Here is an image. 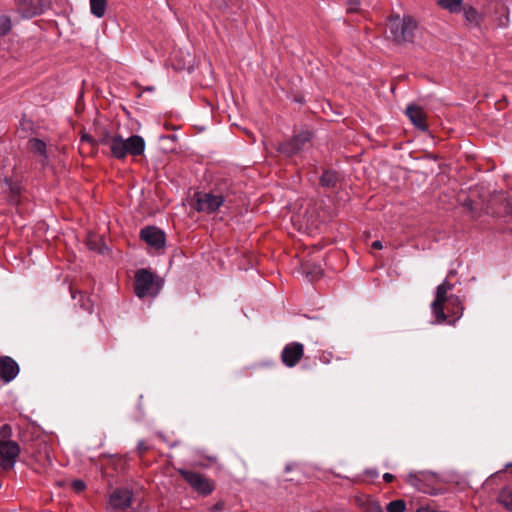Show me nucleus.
<instances>
[{
  "mask_svg": "<svg viewBox=\"0 0 512 512\" xmlns=\"http://www.w3.org/2000/svg\"><path fill=\"white\" fill-rule=\"evenodd\" d=\"M454 285L448 280L443 281L436 288L435 299L431 303V310L438 324L447 323L455 325L462 317L464 306L461 299L456 295H448Z\"/></svg>",
  "mask_w": 512,
  "mask_h": 512,
  "instance_id": "1",
  "label": "nucleus"
},
{
  "mask_svg": "<svg viewBox=\"0 0 512 512\" xmlns=\"http://www.w3.org/2000/svg\"><path fill=\"white\" fill-rule=\"evenodd\" d=\"M101 144L110 148V153L117 159H124L128 154L140 156L145 150V141L139 135H132L127 140L121 136L111 135L107 130L98 134L96 145Z\"/></svg>",
  "mask_w": 512,
  "mask_h": 512,
  "instance_id": "2",
  "label": "nucleus"
},
{
  "mask_svg": "<svg viewBox=\"0 0 512 512\" xmlns=\"http://www.w3.org/2000/svg\"><path fill=\"white\" fill-rule=\"evenodd\" d=\"M416 22L411 17L392 15L387 19L385 37L397 44L413 42Z\"/></svg>",
  "mask_w": 512,
  "mask_h": 512,
  "instance_id": "3",
  "label": "nucleus"
},
{
  "mask_svg": "<svg viewBox=\"0 0 512 512\" xmlns=\"http://www.w3.org/2000/svg\"><path fill=\"white\" fill-rule=\"evenodd\" d=\"M177 472L202 497L209 496L215 490V482L200 472L184 468L177 469Z\"/></svg>",
  "mask_w": 512,
  "mask_h": 512,
  "instance_id": "4",
  "label": "nucleus"
},
{
  "mask_svg": "<svg viewBox=\"0 0 512 512\" xmlns=\"http://www.w3.org/2000/svg\"><path fill=\"white\" fill-rule=\"evenodd\" d=\"M161 289L160 279L147 270L140 269L135 274L134 290L139 298L155 296Z\"/></svg>",
  "mask_w": 512,
  "mask_h": 512,
  "instance_id": "5",
  "label": "nucleus"
},
{
  "mask_svg": "<svg viewBox=\"0 0 512 512\" xmlns=\"http://www.w3.org/2000/svg\"><path fill=\"white\" fill-rule=\"evenodd\" d=\"M213 190L226 207L235 204L239 199L240 187L230 179L219 180Z\"/></svg>",
  "mask_w": 512,
  "mask_h": 512,
  "instance_id": "6",
  "label": "nucleus"
},
{
  "mask_svg": "<svg viewBox=\"0 0 512 512\" xmlns=\"http://www.w3.org/2000/svg\"><path fill=\"white\" fill-rule=\"evenodd\" d=\"M20 453V447L15 441H0V469L11 470Z\"/></svg>",
  "mask_w": 512,
  "mask_h": 512,
  "instance_id": "7",
  "label": "nucleus"
},
{
  "mask_svg": "<svg viewBox=\"0 0 512 512\" xmlns=\"http://www.w3.org/2000/svg\"><path fill=\"white\" fill-rule=\"evenodd\" d=\"M221 206H224L218 197V195L215 193V191L212 189L210 192H204V193H198L196 198V203L194 205V208L198 212H204L207 214H211L216 212Z\"/></svg>",
  "mask_w": 512,
  "mask_h": 512,
  "instance_id": "8",
  "label": "nucleus"
},
{
  "mask_svg": "<svg viewBox=\"0 0 512 512\" xmlns=\"http://www.w3.org/2000/svg\"><path fill=\"white\" fill-rule=\"evenodd\" d=\"M140 238L155 250H161L165 247L166 235L161 229L155 226L142 228Z\"/></svg>",
  "mask_w": 512,
  "mask_h": 512,
  "instance_id": "9",
  "label": "nucleus"
},
{
  "mask_svg": "<svg viewBox=\"0 0 512 512\" xmlns=\"http://www.w3.org/2000/svg\"><path fill=\"white\" fill-rule=\"evenodd\" d=\"M304 355V346L299 342H291L284 346L281 360L286 367H295Z\"/></svg>",
  "mask_w": 512,
  "mask_h": 512,
  "instance_id": "10",
  "label": "nucleus"
},
{
  "mask_svg": "<svg viewBox=\"0 0 512 512\" xmlns=\"http://www.w3.org/2000/svg\"><path fill=\"white\" fill-rule=\"evenodd\" d=\"M133 493L128 488H117L109 497V503L114 509L125 510L132 503Z\"/></svg>",
  "mask_w": 512,
  "mask_h": 512,
  "instance_id": "11",
  "label": "nucleus"
},
{
  "mask_svg": "<svg viewBox=\"0 0 512 512\" xmlns=\"http://www.w3.org/2000/svg\"><path fill=\"white\" fill-rule=\"evenodd\" d=\"M28 150L38 157V163L41 169L49 165V155L46 143L39 138H31L27 143Z\"/></svg>",
  "mask_w": 512,
  "mask_h": 512,
  "instance_id": "12",
  "label": "nucleus"
},
{
  "mask_svg": "<svg viewBox=\"0 0 512 512\" xmlns=\"http://www.w3.org/2000/svg\"><path fill=\"white\" fill-rule=\"evenodd\" d=\"M19 373V365L9 356L0 357V378L8 383L12 381Z\"/></svg>",
  "mask_w": 512,
  "mask_h": 512,
  "instance_id": "13",
  "label": "nucleus"
},
{
  "mask_svg": "<svg viewBox=\"0 0 512 512\" xmlns=\"http://www.w3.org/2000/svg\"><path fill=\"white\" fill-rule=\"evenodd\" d=\"M17 11L25 18H31L42 12V0H15Z\"/></svg>",
  "mask_w": 512,
  "mask_h": 512,
  "instance_id": "14",
  "label": "nucleus"
},
{
  "mask_svg": "<svg viewBox=\"0 0 512 512\" xmlns=\"http://www.w3.org/2000/svg\"><path fill=\"white\" fill-rule=\"evenodd\" d=\"M461 11L463 12L467 26L477 28L479 31L483 30L485 21V15L483 13H480L477 9L470 5L463 6Z\"/></svg>",
  "mask_w": 512,
  "mask_h": 512,
  "instance_id": "15",
  "label": "nucleus"
},
{
  "mask_svg": "<svg viewBox=\"0 0 512 512\" xmlns=\"http://www.w3.org/2000/svg\"><path fill=\"white\" fill-rule=\"evenodd\" d=\"M406 115L416 128L423 132L428 130L426 114L420 106L414 104L408 105Z\"/></svg>",
  "mask_w": 512,
  "mask_h": 512,
  "instance_id": "16",
  "label": "nucleus"
},
{
  "mask_svg": "<svg viewBox=\"0 0 512 512\" xmlns=\"http://www.w3.org/2000/svg\"><path fill=\"white\" fill-rule=\"evenodd\" d=\"M341 181V175L332 169L323 170L320 178L319 184L324 189L335 190L338 187V184Z\"/></svg>",
  "mask_w": 512,
  "mask_h": 512,
  "instance_id": "17",
  "label": "nucleus"
},
{
  "mask_svg": "<svg viewBox=\"0 0 512 512\" xmlns=\"http://www.w3.org/2000/svg\"><path fill=\"white\" fill-rule=\"evenodd\" d=\"M5 190L8 193V201L11 204H18L20 196V186L12 178L4 179Z\"/></svg>",
  "mask_w": 512,
  "mask_h": 512,
  "instance_id": "18",
  "label": "nucleus"
},
{
  "mask_svg": "<svg viewBox=\"0 0 512 512\" xmlns=\"http://www.w3.org/2000/svg\"><path fill=\"white\" fill-rule=\"evenodd\" d=\"M277 150L286 157H292L299 153L293 138L288 141L279 143Z\"/></svg>",
  "mask_w": 512,
  "mask_h": 512,
  "instance_id": "19",
  "label": "nucleus"
},
{
  "mask_svg": "<svg viewBox=\"0 0 512 512\" xmlns=\"http://www.w3.org/2000/svg\"><path fill=\"white\" fill-rule=\"evenodd\" d=\"M464 0H438V5L448 10L450 13H459L462 10V4Z\"/></svg>",
  "mask_w": 512,
  "mask_h": 512,
  "instance_id": "20",
  "label": "nucleus"
},
{
  "mask_svg": "<svg viewBox=\"0 0 512 512\" xmlns=\"http://www.w3.org/2000/svg\"><path fill=\"white\" fill-rule=\"evenodd\" d=\"M303 271L310 281H314L323 275L322 268L317 264L306 263L303 265Z\"/></svg>",
  "mask_w": 512,
  "mask_h": 512,
  "instance_id": "21",
  "label": "nucleus"
},
{
  "mask_svg": "<svg viewBox=\"0 0 512 512\" xmlns=\"http://www.w3.org/2000/svg\"><path fill=\"white\" fill-rule=\"evenodd\" d=\"M312 133L310 131H302L293 137L298 152L302 151L305 146L310 143Z\"/></svg>",
  "mask_w": 512,
  "mask_h": 512,
  "instance_id": "22",
  "label": "nucleus"
},
{
  "mask_svg": "<svg viewBox=\"0 0 512 512\" xmlns=\"http://www.w3.org/2000/svg\"><path fill=\"white\" fill-rule=\"evenodd\" d=\"M106 5L107 0H90L91 13L97 18L103 17L105 14Z\"/></svg>",
  "mask_w": 512,
  "mask_h": 512,
  "instance_id": "23",
  "label": "nucleus"
},
{
  "mask_svg": "<svg viewBox=\"0 0 512 512\" xmlns=\"http://www.w3.org/2000/svg\"><path fill=\"white\" fill-rule=\"evenodd\" d=\"M498 501L506 509L512 510V490H508V489L501 490L498 495Z\"/></svg>",
  "mask_w": 512,
  "mask_h": 512,
  "instance_id": "24",
  "label": "nucleus"
},
{
  "mask_svg": "<svg viewBox=\"0 0 512 512\" xmlns=\"http://www.w3.org/2000/svg\"><path fill=\"white\" fill-rule=\"evenodd\" d=\"M12 29V20L10 16L0 14V37L7 35Z\"/></svg>",
  "mask_w": 512,
  "mask_h": 512,
  "instance_id": "25",
  "label": "nucleus"
},
{
  "mask_svg": "<svg viewBox=\"0 0 512 512\" xmlns=\"http://www.w3.org/2000/svg\"><path fill=\"white\" fill-rule=\"evenodd\" d=\"M362 510L363 512H383V509L380 506L379 502L371 499L365 501L362 504Z\"/></svg>",
  "mask_w": 512,
  "mask_h": 512,
  "instance_id": "26",
  "label": "nucleus"
},
{
  "mask_svg": "<svg viewBox=\"0 0 512 512\" xmlns=\"http://www.w3.org/2000/svg\"><path fill=\"white\" fill-rule=\"evenodd\" d=\"M406 503L404 500H394L388 503L386 506L387 512H404Z\"/></svg>",
  "mask_w": 512,
  "mask_h": 512,
  "instance_id": "27",
  "label": "nucleus"
},
{
  "mask_svg": "<svg viewBox=\"0 0 512 512\" xmlns=\"http://www.w3.org/2000/svg\"><path fill=\"white\" fill-rule=\"evenodd\" d=\"M223 10L236 13L237 10H243V3H234L233 0H223Z\"/></svg>",
  "mask_w": 512,
  "mask_h": 512,
  "instance_id": "28",
  "label": "nucleus"
},
{
  "mask_svg": "<svg viewBox=\"0 0 512 512\" xmlns=\"http://www.w3.org/2000/svg\"><path fill=\"white\" fill-rule=\"evenodd\" d=\"M79 294H80V300H79L80 307L87 312H92L93 304H92L90 297L83 295L81 292H79Z\"/></svg>",
  "mask_w": 512,
  "mask_h": 512,
  "instance_id": "29",
  "label": "nucleus"
},
{
  "mask_svg": "<svg viewBox=\"0 0 512 512\" xmlns=\"http://www.w3.org/2000/svg\"><path fill=\"white\" fill-rule=\"evenodd\" d=\"M12 428L9 424H4L0 427V441H12Z\"/></svg>",
  "mask_w": 512,
  "mask_h": 512,
  "instance_id": "30",
  "label": "nucleus"
},
{
  "mask_svg": "<svg viewBox=\"0 0 512 512\" xmlns=\"http://www.w3.org/2000/svg\"><path fill=\"white\" fill-rule=\"evenodd\" d=\"M503 13L502 15L498 18V26L500 27H506L509 23V15H508V10L506 7H501Z\"/></svg>",
  "mask_w": 512,
  "mask_h": 512,
  "instance_id": "31",
  "label": "nucleus"
},
{
  "mask_svg": "<svg viewBox=\"0 0 512 512\" xmlns=\"http://www.w3.org/2000/svg\"><path fill=\"white\" fill-rule=\"evenodd\" d=\"M71 487L75 492L80 493L85 490L86 484L82 480H74L71 483Z\"/></svg>",
  "mask_w": 512,
  "mask_h": 512,
  "instance_id": "32",
  "label": "nucleus"
},
{
  "mask_svg": "<svg viewBox=\"0 0 512 512\" xmlns=\"http://www.w3.org/2000/svg\"><path fill=\"white\" fill-rule=\"evenodd\" d=\"M149 450V446L145 443L144 440H140L137 443V452L140 457H142Z\"/></svg>",
  "mask_w": 512,
  "mask_h": 512,
  "instance_id": "33",
  "label": "nucleus"
},
{
  "mask_svg": "<svg viewBox=\"0 0 512 512\" xmlns=\"http://www.w3.org/2000/svg\"><path fill=\"white\" fill-rule=\"evenodd\" d=\"M360 5V0H349L347 12L352 13L358 11V6Z\"/></svg>",
  "mask_w": 512,
  "mask_h": 512,
  "instance_id": "34",
  "label": "nucleus"
},
{
  "mask_svg": "<svg viewBox=\"0 0 512 512\" xmlns=\"http://www.w3.org/2000/svg\"><path fill=\"white\" fill-rule=\"evenodd\" d=\"M81 141L82 142H87V143L91 144L93 147L96 146V139L93 138L92 136L88 135V134H84L81 137Z\"/></svg>",
  "mask_w": 512,
  "mask_h": 512,
  "instance_id": "35",
  "label": "nucleus"
},
{
  "mask_svg": "<svg viewBox=\"0 0 512 512\" xmlns=\"http://www.w3.org/2000/svg\"><path fill=\"white\" fill-rule=\"evenodd\" d=\"M408 482L413 486H417L419 482L418 475L416 473H410L407 478Z\"/></svg>",
  "mask_w": 512,
  "mask_h": 512,
  "instance_id": "36",
  "label": "nucleus"
},
{
  "mask_svg": "<svg viewBox=\"0 0 512 512\" xmlns=\"http://www.w3.org/2000/svg\"><path fill=\"white\" fill-rule=\"evenodd\" d=\"M395 479V476L393 474H390V473H385L383 475V480L387 483H391L393 482V480Z\"/></svg>",
  "mask_w": 512,
  "mask_h": 512,
  "instance_id": "37",
  "label": "nucleus"
},
{
  "mask_svg": "<svg viewBox=\"0 0 512 512\" xmlns=\"http://www.w3.org/2000/svg\"><path fill=\"white\" fill-rule=\"evenodd\" d=\"M223 506L224 504L222 502H218L216 503L212 508H211V511L213 512H218V511H221L223 509Z\"/></svg>",
  "mask_w": 512,
  "mask_h": 512,
  "instance_id": "38",
  "label": "nucleus"
},
{
  "mask_svg": "<svg viewBox=\"0 0 512 512\" xmlns=\"http://www.w3.org/2000/svg\"><path fill=\"white\" fill-rule=\"evenodd\" d=\"M372 248L373 249H377V250H380L383 248V245H382V242L379 241V240H376L372 243Z\"/></svg>",
  "mask_w": 512,
  "mask_h": 512,
  "instance_id": "39",
  "label": "nucleus"
},
{
  "mask_svg": "<svg viewBox=\"0 0 512 512\" xmlns=\"http://www.w3.org/2000/svg\"><path fill=\"white\" fill-rule=\"evenodd\" d=\"M366 473L370 477H376L378 475V473L376 471H372V470H368Z\"/></svg>",
  "mask_w": 512,
  "mask_h": 512,
  "instance_id": "40",
  "label": "nucleus"
},
{
  "mask_svg": "<svg viewBox=\"0 0 512 512\" xmlns=\"http://www.w3.org/2000/svg\"><path fill=\"white\" fill-rule=\"evenodd\" d=\"M70 293H71L72 298L75 299L77 291H75L72 286H70Z\"/></svg>",
  "mask_w": 512,
  "mask_h": 512,
  "instance_id": "41",
  "label": "nucleus"
},
{
  "mask_svg": "<svg viewBox=\"0 0 512 512\" xmlns=\"http://www.w3.org/2000/svg\"><path fill=\"white\" fill-rule=\"evenodd\" d=\"M417 512H432L428 508H419Z\"/></svg>",
  "mask_w": 512,
  "mask_h": 512,
  "instance_id": "42",
  "label": "nucleus"
},
{
  "mask_svg": "<svg viewBox=\"0 0 512 512\" xmlns=\"http://www.w3.org/2000/svg\"><path fill=\"white\" fill-rule=\"evenodd\" d=\"M146 90H148V91H153V90H154V88H153V87H147V88H146Z\"/></svg>",
  "mask_w": 512,
  "mask_h": 512,
  "instance_id": "43",
  "label": "nucleus"
},
{
  "mask_svg": "<svg viewBox=\"0 0 512 512\" xmlns=\"http://www.w3.org/2000/svg\"><path fill=\"white\" fill-rule=\"evenodd\" d=\"M89 247L90 249H95V247L91 243H89Z\"/></svg>",
  "mask_w": 512,
  "mask_h": 512,
  "instance_id": "44",
  "label": "nucleus"
},
{
  "mask_svg": "<svg viewBox=\"0 0 512 512\" xmlns=\"http://www.w3.org/2000/svg\"><path fill=\"white\" fill-rule=\"evenodd\" d=\"M507 207L509 208V211L512 209V206H510L509 204H507Z\"/></svg>",
  "mask_w": 512,
  "mask_h": 512,
  "instance_id": "45",
  "label": "nucleus"
},
{
  "mask_svg": "<svg viewBox=\"0 0 512 512\" xmlns=\"http://www.w3.org/2000/svg\"><path fill=\"white\" fill-rule=\"evenodd\" d=\"M507 467H512V462L507 465Z\"/></svg>",
  "mask_w": 512,
  "mask_h": 512,
  "instance_id": "46",
  "label": "nucleus"
}]
</instances>
